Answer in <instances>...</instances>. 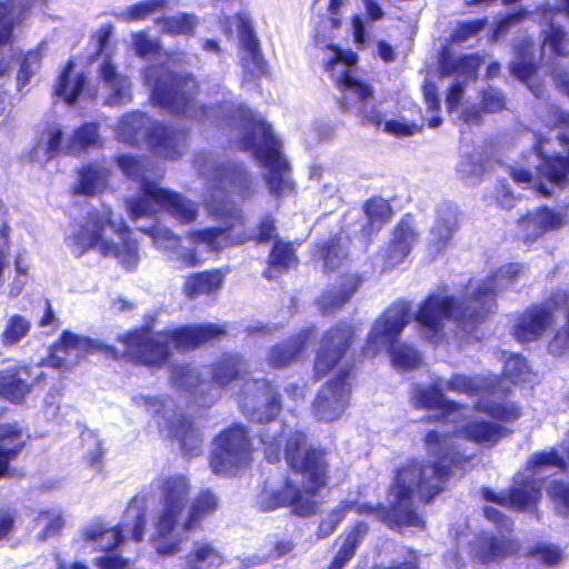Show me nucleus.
Masks as SVG:
<instances>
[{
	"label": "nucleus",
	"mask_w": 569,
	"mask_h": 569,
	"mask_svg": "<svg viewBox=\"0 0 569 569\" xmlns=\"http://www.w3.org/2000/svg\"><path fill=\"white\" fill-rule=\"evenodd\" d=\"M526 268L519 263H509L500 267L491 277L470 284L468 298L459 302L453 297L442 293L428 297L416 315L420 336L438 343L443 338L446 325L457 322L466 331L482 321L488 313L495 311L498 292L510 288L515 281L522 277Z\"/></svg>",
	"instance_id": "nucleus-1"
},
{
	"label": "nucleus",
	"mask_w": 569,
	"mask_h": 569,
	"mask_svg": "<svg viewBox=\"0 0 569 569\" xmlns=\"http://www.w3.org/2000/svg\"><path fill=\"white\" fill-rule=\"evenodd\" d=\"M455 437L448 431H430L426 437L428 456L432 465L411 462L402 467L396 477L390 497L389 521L396 525L422 527L423 520L413 508L416 500L428 502L443 488L451 473V466L460 465L461 457L453 452Z\"/></svg>",
	"instance_id": "nucleus-2"
},
{
	"label": "nucleus",
	"mask_w": 569,
	"mask_h": 569,
	"mask_svg": "<svg viewBox=\"0 0 569 569\" xmlns=\"http://www.w3.org/2000/svg\"><path fill=\"white\" fill-rule=\"evenodd\" d=\"M194 166L210 188V196L206 199L210 214L226 220V227L191 230L188 232L190 242L194 246L203 244L210 251H219L247 240L248 238L231 234V229L241 224L243 217L241 209L227 197V192L246 197L251 188L248 172L239 163L219 164L212 154L197 156Z\"/></svg>",
	"instance_id": "nucleus-3"
},
{
	"label": "nucleus",
	"mask_w": 569,
	"mask_h": 569,
	"mask_svg": "<svg viewBox=\"0 0 569 569\" xmlns=\"http://www.w3.org/2000/svg\"><path fill=\"white\" fill-rule=\"evenodd\" d=\"M284 457L291 471L283 486L277 490H264L259 496V508L271 511L291 505L300 516L316 511L317 492L327 485L325 451L307 447L306 436L295 431L287 441Z\"/></svg>",
	"instance_id": "nucleus-4"
},
{
	"label": "nucleus",
	"mask_w": 569,
	"mask_h": 569,
	"mask_svg": "<svg viewBox=\"0 0 569 569\" xmlns=\"http://www.w3.org/2000/svg\"><path fill=\"white\" fill-rule=\"evenodd\" d=\"M67 242L77 257L92 250L116 258L127 269L136 268L140 260L130 228L122 218L114 219L110 209L90 214L83 223L71 224Z\"/></svg>",
	"instance_id": "nucleus-5"
},
{
	"label": "nucleus",
	"mask_w": 569,
	"mask_h": 569,
	"mask_svg": "<svg viewBox=\"0 0 569 569\" xmlns=\"http://www.w3.org/2000/svg\"><path fill=\"white\" fill-rule=\"evenodd\" d=\"M224 333V326L203 323L161 332L141 328L120 336L118 340L123 345L124 355L130 360L147 366H159L169 358L172 348L180 351L191 350Z\"/></svg>",
	"instance_id": "nucleus-6"
},
{
	"label": "nucleus",
	"mask_w": 569,
	"mask_h": 569,
	"mask_svg": "<svg viewBox=\"0 0 569 569\" xmlns=\"http://www.w3.org/2000/svg\"><path fill=\"white\" fill-rule=\"evenodd\" d=\"M121 171L130 179L141 183V192L127 200V212L133 222L141 218H153L156 207L164 210L181 223H191L197 219L198 207L181 194L161 188L152 180L149 161L132 156H120L117 160Z\"/></svg>",
	"instance_id": "nucleus-7"
},
{
	"label": "nucleus",
	"mask_w": 569,
	"mask_h": 569,
	"mask_svg": "<svg viewBox=\"0 0 569 569\" xmlns=\"http://www.w3.org/2000/svg\"><path fill=\"white\" fill-rule=\"evenodd\" d=\"M191 485L182 475L159 480L157 502L150 512V541L161 556H173L181 551L186 540L180 529L190 501Z\"/></svg>",
	"instance_id": "nucleus-8"
},
{
	"label": "nucleus",
	"mask_w": 569,
	"mask_h": 569,
	"mask_svg": "<svg viewBox=\"0 0 569 569\" xmlns=\"http://www.w3.org/2000/svg\"><path fill=\"white\" fill-rule=\"evenodd\" d=\"M247 363L239 355H224L210 367L212 382L219 387L243 380L239 406L243 413L256 421L272 420L280 411L278 392L267 380L244 379Z\"/></svg>",
	"instance_id": "nucleus-9"
},
{
	"label": "nucleus",
	"mask_w": 569,
	"mask_h": 569,
	"mask_svg": "<svg viewBox=\"0 0 569 569\" xmlns=\"http://www.w3.org/2000/svg\"><path fill=\"white\" fill-rule=\"evenodd\" d=\"M244 117L247 121L241 147L252 150L267 169L264 180L270 193L276 197L289 196L293 191V183L289 177L288 162L280 154L279 141L273 137L270 126L259 116L248 110Z\"/></svg>",
	"instance_id": "nucleus-10"
},
{
	"label": "nucleus",
	"mask_w": 569,
	"mask_h": 569,
	"mask_svg": "<svg viewBox=\"0 0 569 569\" xmlns=\"http://www.w3.org/2000/svg\"><path fill=\"white\" fill-rule=\"evenodd\" d=\"M411 319L410 306L406 301L391 305L378 318L368 336L363 353L367 357L377 356L382 349L389 347L392 366L398 370H413L421 363V355L411 346L396 342Z\"/></svg>",
	"instance_id": "nucleus-11"
},
{
	"label": "nucleus",
	"mask_w": 569,
	"mask_h": 569,
	"mask_svg": "<svg viewBox=\"0 0 569 569\" xmlns=\"http://www.w3.org/2000/svg\"><path fill=\"white\" fill-rule=\"evenodd\" d=\"M144 86L151 93L152 102L161 108L181 114H191L201 120L209 119L214 113L213 107H200V113L194 109L197 83L192 77H177L162 64L148 67L143 73Z\"/></svg>",
	"instance_id": "nucleus-12"
},
{
	"label": "nucleus",
	"mask_w": 569,
	"mask_h": 569,
	"mask_svg": "<svg viewBox=\"0 0 569 569\" xmlns=\"http://www.w3.org/2000/svg\"><path fill=\"white\" fill-rule=\"evenodd\" d=\"M553 469H565V460L555 449L536 453L528 461L526 472L515 480L509 495H496L490 489H482V497L486 501L502 507L529 509L541 496V481L545 475Z\"/></svg>",
	"instance_id": "nucleus-13"
},
{
	"label": "nucleus",
	"mask_w": 569,
	"mask_h": 569,
	"mask_svg": "<svg viewBox=\"0 0 569 569\" xmlns=\"http://www.w3.org/2000/svg\"><path fill=\"white\" fill-rule=\"evenodd\" d=\"M151 120L143 113L133 111L123 114L113 127L118 141L137 144L148 139L156 152L167 159L179 156L186 146V134L162 124L150 127Z\"/></svg>",
	"instance_id": "nucleus-14"
},
{
	"label": "nucleus",
	"mask_w": 569,
	"mask_h": 569,
	"mask_svg": "<svg viewBox=\"0 0 569 569\" xmlns=\"http://www.w3.org/2000/svg\"><path fill=\"white\" fill-rule=\"evenodd\" d=\"M147 512L146 497L137 496L124 510L119 526L108 527L102 522H91L82 530L83 541L93 550L109 551L122 541L123 532H128L132 540L140 542L146 533Z\"/></svg>",
	"instance_id": "nucleus-15"
},
{
	"label": "nucleus",
	"mask_w": 569,
	"mask_h": 569,
	"mask_svg": "<svg viewBox=\"0 0 569 569\" xmlns=\"http://www.w3.org/2000/svg\"><path fill=\"white\" fill-rule=\"evenodd\" d=\"M30 372L27 367H12L0 373V397L20 402L31 390ZM21 432L12 426L0 425V477L9 461L23 446Z\"/></svg>",
	"instance_id": "nucleus-16"
},
{
	"label": "nucleus",
	"mask_w": 569,
	"mask_h": 569,
	"mask_svg": "<svg viewBox=\"0 0 569 569\" xmlns=\"http://www.w3.org/2000/svg\"><path fill=\"white\" fill-rule=\"evenodd\" d=\"M138 407L153 413L161 433L168 438L178 439L183 450L190 455L199 449L201 439L198 430L179 411L171 399H158L139 395L133 398Z\"/></svg>",
	"instance_id": "nucleus-17"
},
{
	"label": "nucleus",
	"mask_w": 569,
	"mask_h": 569,
	"mask_svg": "<svg viewBox=\"0 0 569 569\" xmlns=\"http://www.w3.org/2000/svg\"><path fill=\"white\" fill-rule=\"evenodd\" d=\"M443 389L469 396H479L478 411L486 412L492 419L510 422L520 417V409L513 402L489 399L497 395V386L493 380L483 377L471 378L465 375H455L448 380L443 379Z\"/></svg>",
	"instance_id": "nucleus-18"
},
{
	"label": "nucleus",
	"mask_w": 569,
	"mask_h": 569,
	"mask_svg": "<svg viewBox=\"0 0 569 569\" xmlns=\"http://www.w3.org/2000/svg\"><path fill=\"white\" fill-rule=\"evenodd\" d=\"M569 302L565 291H557L543 302L527 308L513 325V336L520 342H532L553 329L559 315Z\"/></svg>",
	"instance_id": "nucleus-19"
},
{
	"label": "nucleus",
	"mask_w": 569,
	"mask_h": 569,
	"mask_svg": "<svg viewBox=\"0 0 569 569\" xmlns=\"http://www.w3.org/2000/svg\"><path fill=\"white\" fill-rule=\"evenodd\" d=\"M250 461L251 443L242 426H232L216 438L210 460L214 473L233 475L249 466Z\"/></svg>",
	"instance_id": "nucleus-20"
},
{
	"label": "nucleus",
	"mask_w": 569,
	"mask_h": 569,
	"mask_svg": "<svg viewBox=\"0 0 569 569\" xmlns=\"http://www.w3.org/2000/svg\"><path fill=\"white\" fill-rule=\"evenodd\" d=\"M557 124L563 127L568 133L557 137L555 141L541 140L535 146L540 158L539 174L550 186L559 184L569 173V113L557 111Z\"/></svg>",
	"instance_id": "nucleus-21"
},
{
	"label": "nucleus",
	"mask_w": 569,
	"mask_h": 569,
	"mask_svg": "<svg viewBox=\"0 0 569 569\" xmlns=\"http://www.w3.org/2000/svg\"><path fill=\"white\" fill-rule=\"evenodd\" d=\"M316 43L323 49L322 61L326 71L343 91V101L349 100L350 88L353 84H365L353 77L358 57L351 50H341L333 46L319 32L316 34Z\"/></svg>",
	"instance_id": "nucleus-22"
},
{
	"label": "nucleus",
	"mask_w": 569,
	"mask_h": 569,
	"mask_svg": "<svg viewBox=\"0 0 569 569\" xmlns=\"http://www.w3.org/2000/svg\"><path fill=\"white\" fill-rule=\"evenodd\" d=\"M103 350L117 357L112 347L70 331H64L61 339L51 349L48 365L53 368H71L91 352Z\"/></svg>",
	"instance_id": "nucleus-23"
},
{
	"label": "nucleus",
	"mask_w": 569,
	"mask_h": 569,
	"mask_svg": "<svg viewBox=\"0 0 569 569\" xmlns=\"http://www.w3.org/2000/svg\"><path fill=\"white\" fill-rule=\"evenodd\" d=\"M350 385L346 376L328 381L313 401L315 416L322 421L339 419L349 405Z\"/></svg>",
	"instance_id": "nucleus-24"
},
{
	"label": "nucleus",
	"mask_w": 569,
	"mask_h": 569,
	"mask_svg": "<svg viewBox=\"0 0 569 569\" xmlns=\"http://www.w3.org/2000/svg\"><path fill=\"white\" fill-rule=\"evenodd\" d=\"M232 26L236 27L239 40L243 47L242 62L247 73L252 78L264 73L266 64L260 53L257 38L253 34L252 24L248 16L237 14L232 19L226 18L223 22L224 33L233 34Z\"/></svg>",
	"instance_id": "nucleus-25"
},
{
	"label": "nucleus",
	"mask_w": 569,
	"mask_h": 569,
	"mask_svg": "<svg viewBox=\"0 0 569 569\" xmlns=\"http://www.w3.org/2000/svg\"><path fill=\"white\" fill-rule=\"evenodd\" d=\"M137 229L153 240V244L161 250L170 261L179 262L181 266L190 268L199 264L201 259L198 257L197 249H186L181 247L180 238L166 227L149 224L137 226Z\"/></svg>",
	"instance_id": "nucleus-26"
},
{
	"label": "nucleus",
	"mask_w": 569,
	"mask_h": 569,
	"mask_svg": "<svg viewBox=\"0 0 569 569\" xmlns=\"http://www.w3.org/2000/svg\"><path fill=\"white\" fill-rule=\"evenodd\" d=\"M568 223L563 210L541 207L518 221V233L525 243H533L545 233L559 230Z\"/></svg>",
	"instance_id": "nucleus-27"
},
{
	"label": "nucleus",
	"mask_w": 569,
	"mask_h": 569,
	"mask_svg": "<svg viewBox=\"0 0 569 569\" xmlns=\"http://www.w3.org/2000/svg\"><path fill=\"white\" fill-rule=\"evenodd\" d=\"M460 415H457L450 422L456 425V432L462 438L471 440L481 445L492 446L498 442L506 432V429L498 423L489 422L481 418L479 413L483 411H476L472 415L467 416V409L459 407Z\"/></svg>",
	"instance_id": "nucleus-28"
},
{
	"label": "nucleus",
	"mask_w": 569,
	"mask_h": 569,
	"mask_svg": "<svg viewBox=\"0 0 569 569\" xmlns=\"http://www.w3.org/2000/svg\"><path fill=\"white\" fill-rule=\"evenodd\" d=\"M353 332L347 325L337 326L323 336L315 361L316 376H325L345 355Z\"/></svg>",
	"instance_id": "nucleus-29"
},
{
	"label": "nucleus",
	"mask_w": 569,
	"mask_h": 569,
	"mask_svg": "<svg viewBox=\"0 0 569 569\" xmlns=\"http://www.w3.org/2000/svg\"><path fill=\"white\" fill-rule=\"evenodd\" d=\"M482 61L478 56H465L455 58L449 53H443L440 60L442 74L457 76V83L453 84L447 96L446 104L449 111L453 110L460 103L463 97V87L460 79H473Z\"/></svg>",
	"instance_id": "nucleus-30"
},
{
	"label": "nucleus",
	"mask_w": 569,
	"mask_h": 569,
	"mask_svg": "<svg viewBox=\"0 0 569 569\" xmlns=\"http://www.w3.org/2000/svg\"><path fill=\"white\" fill-rule=\"evenodd\" d=\"M443 390L442 378L433 379L430 387L415 385L410 392V402L415 408L440 409L448 421L453 420L461 412L457 405L447 400Z\"/></svg>",
	"instance_id": "nucleus-31"
},
{
	"label": "nucleus",
	"mask_w": 569,
	"mask_h": 569,
	"mask_svg": "<svg viewBox=\"0 0 569 569\" xmlns=\"http://www.w3.org/2000/svg\"><path fill=\"white\" fill-rule=\"evenodd\" d=\"M349 100L342 101V108L347 111L355 112L369 124L380 126L385 121V117L377 108L372 89L368 84H353L350 88Z\"/></svg>",
	"instance_id": "nucleus-32"
},
{
	"label": "nucleus",
	"mask_w": 569,
	"mask_h": 569,
	"mask_svg": "<svg viewBox=\"0 0 569 569\" xmlns=\"http://www.w3.org/2000/svg\"><path fill=\"white\" fill-rule=\"evenodd\" d=\"M457 209L449 203L440 204L428 237L433 253H439L447 248L457 230Z\"/></svg>",
	"instance_id": "nucleus-33"
},
{
	"label": "nucleus",
	"mask_w": 569,
	"mask_h": 569,
	"mask_svg": "<svg viewBox=\"0 0 569 569\" xmlns=\"http://www.w3.org/2000/svg\"><path fill=\"white\" fill-rule=\"evenodd\" d=\"M100 79L106 90L104 103L122 106L131 101V83L126 76L117 72L110 60H104L100 67Z\"/></svg>",
	"instance_id": "nucleus-34"
},
{
	"label": "nucleus",
	"mask_w": 569,
	"mask_h": 569,
	"mask_svg": "<svg viewBox=\"0 0 569 569\" xmlns=\"http://www.w3.org/2000/svg\"><path fill=\"white\" fill-rule=\"evenodd\" d=\"M518 550L519 543L516 540L498 539L493 536L482 535L476 541L473 555L479 562L490 565L516 553Z\"/></svg>",
	"instance_id": "nucleus-35"
},
{
	"label": "nucleus",
	"mask_w": 569,
	"mask_h": 569,
	"mask_svg": "<svg viewBox=\"0 0 569 569\" xmlns=\"http://www.w3.org/2000/svg\"><path fill=\"white\" fill-rule=\"evenodd\" d=\"M362 279L356 273H347L340 278L339 284L326 291L318 300L322 313H331L347 303L359 289Z\"/></svg>",
	"instance_id": "nucleus-36"
},
{
	"label": "nucleus",
	"mask_w": 569,
	"mask_h": 569,
	"mask_svg": "<svg viewBox=\"0 0 569 569\" xmlns=\"http://www.w3.org/2000/svg\"><path fill=\"white\" fill-rule=\"evenodd\" d=\"M219 507L218 497L210 490L200 491L192 500L184 516L181 531L188 533L200 527Z\"/></svg>",
	"instance_id": "nucleus-37"
},
{
	"label": "nucleus",
	"mask_w": 569,
	"mask_h": 569,
	"mask_svg": "<svg viewBox=\"0 0 569 569\" xmlns=\"http://www.w3.org/2000/svg\"><path fill=\"white\" fill-rule=\"evenodd\" d=\"M510 71L520 81L527 83L536 97L541 96L540 87L533 83L536 64L533 43L530 40H525L521 46H516V57L510 63Z\"/></svg>",
	"instance_id": "nucleus-38"
},
{
	"label": "nucleus",
	"mask_w": 569,
	"mask_h": 569,
	"mask_svg": "<svg viewBox=\"0 0 569 569\" xmlns=\"http://www.w3.org/2000/svg\"><path fill=\"white\" fill-rule=\"evenodd\" d=\"M224 274L220 270L197 272L186 278L183 293L189 299L216 295L222 287Z\"/></svg>",
	"instance_id": "nucleus-39"
},
{
	"label": "nucleus",
	"mask_w": 569,
	"mask_h": 569,
	"mask_svg": "<svg viewBox=\"0 0 569 569\" xmlns=\"http://www.w3.org/2000/svg\"><path fill=\"white\" fill-rule=\"evenodd\" d=\"M34 0H0V46L11 41L12 28L24 20Z\"/></svg>",
	"instance_id": "nucleus-40"
},
{
	"label": "nucleus",
	"mask_w": 569,
	"mask_h": 569,
	"mask_svg": "<svg viewBox=\"0 0 569 569\" xmlns=\"http://www.w3.org/2000/svg\"><path fill=\"white\" fill-rule=\"evenodd\" d=\"M417 241V232L408 221H401L393 234V239L386 254V264L395 267L410 252L411 246Z\"/></svg>",
	"instance_id": "nucleus-41"
},
{
	"label": "nucleus",
	"mask_w": 569,
	"mask_h": 569,
	"mask_svg": "<svg viewBox=\"0 0 569 569\" xmlns=\"http://www.w3.org/2000/svg\"><path fill=\"white\" fill-rule=\"evenodd\" d=\"M86 79L82 74L73 71V63L69 62L54 88V93L68 104L76 102L81 94L91 99L93 94L84 89Z\"/></svg>",
	"instance_id": "nucleus-42"
},
{
	"label": "nucleus",
	"mask_w": 569,
	"mask_h": 569,
	"mask_svg": "<svg viewBox=\"0 0 569 569\" xmlns=\"http://www.w3.org/2000/svg\"><path fill=\"white\" fill-rule=\"evenodd\" d=\"M223 562L220 550L206 540L194 541L191 550L186 556L184 569H204L218 567Z\"/></svg>",
	"instance_id": "nucleus-43"
},
{
	"label": "nucleus",
	"mask_w": 569,
	"mask_h": 569,
	"mask_svg": "<svg viewBox=\"0 0 569 569\" xmlns=\"http://www.w3.org/2000/svg\"><path fill=\"white\" fill-rule=\"evenodd\" d=\"M310 335V330H305L287 343L272 348L268 356V363L274 368L289 365L302 351Z\"/></svg>",
	"instance_id": "nucleus-44"
},
{
	"label": "nucleus",
	"mask_w": 569,
	"mask_h": 569,
	"mask_svg": "<svg viewBox=\"0 0 569 569\" xmlns=\"http://www.w3.org/2000/svg\"><path fill=\"white\" fill-rule=\"evenodd\" d=\"M108 179V170L103 167L88 166L79 172V183L74 191L86 196L100 193L107 188Z\"/></svg>",
	"instance_id": "nucleus-45"
},
{
	"label": "nucleus",
	"mask_w": 569,
	"mask_h": 569,
	"mask_svg": "<svg viewBox=\"0 0 569 569\" xmlns=\"http://www.w3.org/2000/svg\"><path fill=\"white\" fill-rule=\"evenodd\" d=\"M356 510L357 512H365L371 510V507L359 505L351 501L340 502L330 513H328L320 522L317 531L318 538L325 539L331 536L337 529L338 525L345 519L348 512Z\"/></svg>",
	"instance_id": "nucleus-46"
},
{
	"label": "nucleus",
	"mask_w": 569,
	"mask_h": 569,
	"mask_svg": "<svg viewBox=\"0 0 569 569\" xmlns=\"http://www.w3.org/2000/svg\"><path fill=\"white\" fill-rule=\"evenodd\" d=\"M347 239L342 236L336 237L331 239L322 249H321V259L323 261V270L325 272H331L342 268L348 259V254L346 251L347 248Z\"/></svg>",
	"instance_id": "nucleus-47"
},
{
	"label": "nucleus",
	"mask_w": 569,
	"mask_h": 569,
	"mask_svg": "<svg viewBox=\"0 0 569 569\" xmlns=\"http://www.w3.org/2000/svg\"><path fill=\"white\" fill-rule=\"evenodd\" d=\"M168 0H143L139 3L120 10L116 16L123 22H132L143 20L152 13L161 11L166 8Z\"/></svg>",
	"instance_id": "nucleus-48"
},
{
	"label": "nucleus",
	"mask_w": 569,
	"mask_h": 569,
	"mask_svg": "<svg viewBox=\"0 0 569 569\" xmlns=\"http://www.w3.org/2000/svg\"><path fill=\"white\" fill-rule=\"evenodd\" d=\"M162 32L170 34H190L198 24V19L193 14L181 13L178 16L164 17L157 21Z\"/></svg>",
	"instance_id": "nucleus-49"
},
{
	"label": "nucleus",
	"mask_w": 569,
	"mask_h": 569,
	"mask_svg": "<svg viewBox=\"0 0 569 569\" xmlns=\"http://www.w3.org/2000/svg\"><path fill=\"white\" fill-rule=\"evenodd\" d=\"M172 381L178 388L194 389V392L203 393L208 383L200 379L198 370L189 365L174 368Z\"/></svg>",
	"instance_id": "nucleus-50"
},
{
	"label": "nucleus",
	"mask_w": 569,
	"mask_h": 569,
	"mask_svg": "<svg viewBox=\"0 0 569 569\" xmlns=\"http://www.w3.org/2000/svg\"><path fill=\"white\" fill-rule=\"evenodd\" d=\"M44 49L46 43L42 42L37 49L30 50L24 56L17 77L18 87L20 89L27 86L30 79L39 71Z\"/></svg>",
	"instance_id": "nucleus-51"
},
{
	"label": "nucleus",
	"mask_w": 569,
	"mask_h": 569,
	"mask_svg": "<svg viewBox=\"0 0 569 569\" xmlns=\"http://www.w3.org/2000/svg\"><path fill=\"white\" fill-rule=\"evenodd\" d=\"M368 532V526L365 523H358L345 538L342 546L335 557L337 563L345 567L347 562L353 557L355 551L359 543L362 541Z\"/></svg>",
	"instance_id": "nucleus-52"
},
{
	"label": "nucleus",
	"mask_w": 569,
	"mask_h": 569,
	"mask_svg": "<svg viewBox=\"0 0 569 569\" xmlns=\"http://www.w3.org/2000/svg\"><path fill=\"white\" fill-rule=\"evenodd\" d=\"M368 532V526L365 523H358L345 538L342 546L335 557L337 563L345 567L347 562L353 557L355 551L359 543L362 541Z\"/></svg>",
	"instance_id": "nucleus-53"
},
{
	"label": "nucleus",
	"mask_w": 569,
	"mask_h": 569,
	"mask_svg": "<svg viewBox=\"0 0 569 569\" xmlns=\"http://www.w3.org/2000/svg\"><path fill=\"white\" fill-rule=\"evenodd\" d=\"M562 450L569 457V435L561 445ZM548 496L551 499L556 511L562 516H569V485L552 482L548 488Z\"/></svg>",
	"instance_id": "nucleus-54"
},
{
	"label": "nucleus",
	"mask_w": 569,
	"mask_h": 569,
	"mask_svg": "<svg viewBox=\"0 0 569 569\" xmlns=\"http://www.w3.org/2000/svg\"><path fill=\"white\" fill-rule=\"evenodd\" d=\"M100 137L97 126L88 123L77 129L70 141L67 142L63 148H66L67 152L72 153L87 147L97 146Z\"/></svg>",
	"instance_id": "nucleus-55"
},
{
	"label": "nucleus",
	"mask_w": 569,
	"mask_h": 569,
	"mask_svg": "<svg viewBox=\"0 0 569 569\" xmlns=\"http://www.w3.org/2000/svg\"><path fill=\"white\" fill-rule=\"evenodd\" d=\"M31 323L20 315L11 316L3 329L1 339L4 346H13L21 341L30 331Z\"/></svg>",
	"instance_id": "nucleus-56"
},
{
	"label": "nucleus",
	"mask_w": 569,
	"mask_h": 569,
	"mask_svg": "<svg viewBox=\"0 0 569 569\" xmlns=\"http://www.w3.org/2000/svg\"><path fill=\"white\" fill-rule=\"evenodd\" d=\"M295 249L290 243L276 241L270 254V269L287 270L297 263Z\"/></svg>",
	"instance_id": "nucleus-57"
},
{
	"label": "nucleus",
	"mask_w": 569,
	"mask_h": 569,
	"mask_svg": "<svg viewBox=\"0 0 569 569\" xmlns=\"http://www.w3.org/2000/svg\"><path fill=\"white\" fill-rule=\"evenodd\" d=\"M549 48L557 56H569V36L559 26L551 24L545 31L543 49Z\"/></svg>",
	"instance_id": "nucleus-58"
},
{
	"label": "nucleus",
	"mask_w": 569,
	"mask_h": 569,
	"mask_svg": "<svg viewBox=\"0 0 569 569\" xmlns=\"http://www.w3.org/2000/svg\"><path fill=\"white\" fill-rule=\"evenodd\" d=\"M282 431L280 422H271L260 435L261 442L264 446L266 458L270 462L278 461L280 458V445L278 437Z\"/></svg>",
	"instance_id": "nucleus-59"
},
{
	"label": "nucleus",
	"mask_w": 569,
	"mask_h": 569,
	"mask_svg": "<svg viewBox=\"0 0 569 569\" xmlns=\"http://www.w3.org/2000/svg\"><path fill=\"white\" fill-rule=\"evenodd\" d=\"M460 179L468 183H475L483 173V166L479 153L463 154L457 167Z\"/></svg>",
	"instance_id": "nucleus-60"
},
{
	"label": "nucleus",
	"mask_w": 569,
	"mask_h": 569,
	"mask_svg": "<svg viewBox=\"0 0 569 569\" xmlns=\"http://www.w3.org/2000/svg\"><path fill=\"white\" fill-rule=\"evenodd\" d=\"M37 521L39 525L43 526V531L40 536L41 540L58 535L64 523L62 513L58 509L40 512Z\"/></svg>",
	"instance_id": "nucleus-61"
},
{
	"label": "nucleus",
	"mask_w": 569,
	"mask_h": 569,
	"mask_svg": "<svg viewBox=\"0 0 569 569\" xmlns=\"http://www.w3.org/2000/svg\"><path fill=\"white\" fill-rule=\"evenodd\" d=\"M366 216L373 228L388 221L391 217V208L383 199H372L365 206Z\"/></svg>",
	"instance_id": "nucleus-62"
},
{
	"label": "nucleus",
	"mask_w": 569,
	"mask_h": 569,
	"mask_svg": "<svg viewBox=\"0 0 569 569\" xmlns=\"http://www.w3.org/2000/svg\"><path fill=\"white\" fill-rule=\"evenodd\" d=\"M529 372V367L523 357L510 355L505 361L503 375L513 382L525 380Z\"/></svg>",
	"instance_id": "nucleus-63"
},
{
	"label": "nucleus",
	"mask_w": 569,
	"mask_h": 569,
	"mask_svg": "<svg viewBox=\"0 0 569 569\" xmlns=\"http://www.w3.org/2000/svg\"><path fill=\"white\" fill-rule=\"evenodd\" d=\"M131 48L139 57H148L160 50L158 40L150 38L146 32L139 31L131 36Z\"/></svg>",
	"instance_id": "nucleus-64"
}]
</instances>
